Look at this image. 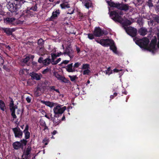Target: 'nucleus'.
<instances>
[{"mask_svg":"<svg viewBox=\"0 0 159 159\" xmlns=\"http://www.w3.org/2000/svg\"><path fill=\"white\" fill-rule=\"evenodd\" d=\"M25 2V0H14L13 2H9L7 4V7L11 12H16L21 8Z\"/></svg>","mask_w":159,"mask_h":159,"instance_id":"obj_1","label":"nucleus"},{"mask_svg":"<svg viewBox=\"0 0 159 159\" xmlns=\"http://www.w3.org/2000/svg\"><path fill=\"white\" fill-rule=\"evenodd\" d=\"M108 5L111 7H115L119 10L126 11L129 9V6L127 4H124L119 2L115 3L112 1H107Z\"/></svg>","mask_w":159,"mask_h":159,"instance_id":"obj_2","label":"nucleus"},{"mask_svg":"<svg viewBox=\"0 0 159 159\" xmlns=\"http://www.w3.org/2000/svg\"><path fill=\"white\" fill-rule=\"evenodd\" d=\"M8 13L1 11V15L5 16L3 19L4 22L7 25H15L17 24L15 21L16 19L14 17H8Z\"/></svg>","mask_w":159,"mask_h":159,"instance_id":"obj_3","label":"nucleus"},{"mask_svg":"<svg viewBox=\"0 0 159 159\" xmlns=\"http://www.w3.org/2000/svg\"><path fill=\"white\" fill-rule=\"evenodd\" d=\"M37 4L33 5L31 7H27L26 10L24 11V17L26 18L32 17L35 15V11H37Z\"/></svg>","mask_w":159,"mask_h":159,"instance_id":"obj_4","label":"nucleus"},{"mask_svg":"<svg viewBox=\"0 0 159 159\" xmlns=\"http://www.w3.org/2000/svg\"><path fill=\"white\" fill-rule=\"evenodd\" d=\"M136 43L141 48H144L148 50V45L149 42V39L146 38H144L141 39L136 40V38L134 39Z\"/></svg>","mask_w":159,"mask_h":159,"instance_id":"obj_5","label":"nucleus"},{"mask_svg":"<svg viewBox=\"0 0 159 159\" xmlns=\"http://www.w3.org/2000/svg\"><path fill=\"white\" fill-rule=\"evenodd\" d=\"M62 105H57L53 109V111L55 114L54 117H58L61 116L66 109V106L61 107Z\"/></svg>","mask_w":159,"mask_h":159,"instance_id":"obj_6","label":"nucleus"},{"mask_svg":"<svg viewBox=\"0 0 159 159\" xmlns=\"http://www.w3.org/2000/svg\"><path fill=\"white\" fill-rule=\"evenodd\" d=\"M157 38L156 36H154L151 40L149 46L147 48L148 51L153 53H154L156 50L155 47L157 45Z\"/></svg>","mask_w":159,"mask_h":159,"instance_id":"obj_7","label":"nucleus"},{"mask_svg":"<svg viewBox=\"0 0 159 159\" xmlns=\"http://www.w3.org/2000/svg\"><path fill=\"white\" fill-rule=\"evenodd\" d=\"M110 16L111 19L115 22H121V17L119 15V13L115 11H111L110 14Z\"/></svg>","mask_w":159,"mask_h":159,"instance_id":"obj_8","label":"nucleus"},{"mask_svg":"<svg viewBox=\"0 0 159 159\" xmlns=\"http://www.w3.org/2000/svg\"><path fill=\"white\" fill-rule=\"evenodd\" d=\"M12 130L14 134L15 137L16 138L21 139L22 138L23 132L17 126L16 127L12 128Z\"/></svg>","mask_w":159,"mask_h":159,"instance_id":"obj_9","label":"nucleus"},{"mask_svg":"<svg viewBox=\"0 0 159 159\" xmlns=\"http://www.w3.org/2000/svg\"><path fill=\"white\" fill-rule=\"evenodd\" d=\"M9 107L10 111L11 112V116L14 119H16L17 117L15 114V109L17 108L16 105H14V101L12 99L11 101L9 104Z\"/></svg>","mask_w":159,"mask_h":159,"instance_id":"obj_10","label":"nucleus"},{"mask_svg":"<svg viewBox=\"0 0 159 159\" xmlns=\"http://www.w3.org/2000/svg\"><path fill=\"white\" fill-rule=\"evenodd\" d=\"M125 31L128 34L133 37H135L137 35V30L134 27L129 26L126 29Z\"/></svg>","mask_w":159,"mask_h":159,"instance_id":"obj_11","label":"nucleus"},{"mask_svg":"<svg viewBox=\"0 0 159 159\" xmlns=\"http://www.w3.org/2000/svg\"><path fill=\"white\" fill-rule=\"evenodd\" d=\"M95 41L98 43H99L104 47L108 46V45L112 43L113 42V41L109 39H102L100 41L96 39Z\"/></svg>","mask_w":159,"mask_h":159,"instance_id":"obj_12","label":"nucleus"},{"mask_svg":"<svg viewBox=\"0 0 159 159\" xmlns=\"http://www.w3.org/2000/svg\"><path fill=\"white\" fill-rule=\"evenodd\" d=\"M59 80H61L62 82L64 83H68L69 80L66 79L64 77L60 75L57 72H54L53 74Z\"/></svg>","mask_w":159,"mask_h":159,"instance_id":"obj_13","label":"nucleus"},{"mask_svg":"<svg viewBox=\"0 0 159 159\" xmlns=\"http://www.w3.org/2000/svg\"><path fill=\"white\" fill-rule=\"evenodd\" d=\"M73 53V51L71 48L69 46L66 48L65 52H64V54H66L68 55L70 57V59L73 57V56L72 55Z\"/></svg>","mask_w":159,"mask_h":159,"instance_id":"obj_14","label":"nucleus"},{"mask_svg":"<svg viewBox=\"0 0 159 159\" xmlns=\"http://www.w3.org/2000/svg\"><path fill=\"white\" fill-rule=\"evenodd\" d=\"M102 30L101 28L98 27H96L93 32V34L96 37H100L102 36Z\"/></svg>","mask_w":159,"mask_h":159,"instance_id":"obj_15","label":"nucleus"},{"mask_svg":"<svg viewBox=\"0 0 159 159\" xmlns=\"http://www.w3.org/2000/svg\"><path fill=\"white\" fill-rule=\"evenodd\" d=\"M60 14V10L59 9L54 10L52 13V15L49 19L50 21H53L54 19L59 15Z\"/></svg>","mask_w":159,"mask_h":159,"instance_id":"obj_16","label":"nucleus"},{"mask_svg":"<svg viewBox=\"0 0 159 159\" xmlns=\"http://www.w3.org/2000/svg\"><path fill=\"white\" fill-rule=\"evenodd\" d=\"M30 75L31 77L32 80H40L42 76L41 74H38L33 72L30 73Z\"/></svg>","mask_w":159,"mask_h":159,"instance_id":"obj_17","label":"nucleus"},{"mask_svg":"<svg viewBox=\"0 0 159 159\" xmlns=\"http://www.w3.org/2000/svg\"><path fill=\"white\" fill-rule=\"evenodd\" d=\"M42 88L41 86H38L34 89V94L36 97L41 95L42 93Z\"/></svg>","mask_w":159,"mask_h":159,"instance_id":"obj_18","label":"nucleus"},{"mask_svg":"<svg viewBox=\"0 0 159 159\" xmlns=\"http://www.w3.org/2000/svg\"><path fill=\"white\" fill-rule=\"evenodd\" d=\"M31 146H28L25 151L24 152V154L25 156V158L26 159H27L28 156L30 154L31 150Z\"/></svg>","mask_w":159,"mask_h":159,"instance_id":"obj_19","label":"nucleus"},{"mask_svg":"<svg viewBox=\"0 0 159 159\" xmlns=\"http://www.w3.org/2000/svg\"><path fill=\"white\" fill-rule=\"evenodd\" d=\"M73 63L68 65L66 68V71L69 72H73L75 71V69H74L73 67Z\"/></svg>","mask_w":159,"mask_h":159,"instance_id":"obj_20","label":"nucleus"},{"mask_svg":"<svg viewBox=\"0 0 159 159\" xmlns=\"http://www.w3.org/2000/svg\"><path fill=\"white\" fill-rule=\"evenodd\" d=\"M21 145L20 142L16 141L13 143L12 146L15 149L19 150L21 148Z\"/></svg>","mask_w":159,"mask_h":159,"instance_id":"obj_21","label":"nucleus"},{"mask_svg":"<svg viewBox=\"0 0 159 159\" xmlns=\"http://www.w3.org/2000/svg\"><path fill=\"white\" fill-rule=\"evenodd\" d=\"M40 102L44 104L46 106L51 108L53 107L55 104V103L50 102V101H45L43 100H41Z\"/></svg>","mask_w":159,"mask_h":159,"instance_id":"obj_22","label":"nucleus"},{"mask_svg":"<svg viewBox=\"0 0 159 159\" xmlns=\"http://www.w3.org/2000/svg\"><path fill=\"white\" fill-rule=\"evenodd\" d=\"M138 32L141 35L144 36L147 34L148 31L146 28L142 27L139 30Z\"/></svg>","mask_w":159,"mask_h":159,"instance_id":"obj_23","label":"nucleus"},{"mask_svg":"<svg viewBox=\"0 0 159 159\" xmlns=\"http://www.w3.org/2000/svg\"><path fill=\"white\" fill-rule=\"evenodd\" d=\"M39 123L40 125L43 127V130L45 131L46 130H48V127L47 126L44 120L40 119L39 121Z\"/></svg>","mask_w":159,"mask_h":159,"instance_id":"obj_24","label":"nucleus"},{"mask_svg":"<svg viewBox=\"0 0 159 159\" xmlns=\"http://www.w3.org/2000/svg\"><path fill=\"white\" fill-rule=\"evenodd\" d=\"M51 120H52L55 126H56L58 125L61 122V121L60 119H59L57 118V119L53 117L52 116V115H51Z\"/></svg>","mask_w":159,"mask_h":159,"instance_id":"obj_25","label":"nucleus"},{"mask_svg":"<svg viewBox=\"0 0 159 159\" xmlns=\"http://www.w3.org/2000/svg\"><path fill=\"white\" fill-rule=\"evenodd\" d=\"M4 32L7 35L10 36L11 35V28H1Z\"/></svg>","mask_w":159,"mask_h":159,"instance_id":"obj_26","label":"nucleus"},{"mask_svg":"<svg viewBox=\"0 0 159 159\" xmlns=\"http://www.w3.org/2000/svg\"><path fill=\"white\" fill-rule=\"evenodd\" d=\"M111 40L113 41L112 43L108 45V46H110V49L112 50L114 53H116L117 51V48L114 44V41L112 40Z\"/></svg>","mask_w":159,"mask_h":159,"instance_id":"obj_27","label":"nucleus"},{"mask_svg":"<svg viewBox=\"0 0 159 159\" xmlns=\"http://www.w3.org/2000/svg\"><path fill=\"white\" fill-rule=\"evenodd\" d=\"M49 57H48V58L45 59V60H43V64L45 66H48L49 65L50 63H51L52 61L51 59L49 58Z\"/></svg>","mask_w":159,"mask_h":159,"instance_id":"obj_28","label":"nucleus"},{"mask_svg":"<svg viewBox=\"0 0 159 159\" xmlns=\"http://www.w3.org/2000/svg\"><path fill=\"white\" fill-rule=\"evenodd\" d=\"M60 6L62 9L69 8L70 7V4L67 3L66 2H64L60 4Z\"/></svg>","mask_w":159,"mask_h":159,"instance_id":"obj_29","label":"nucleus"},{"mask_svg":"<svg viewBox=\"0 0 159 159\" xmlns=\"http://www.w3.org/2000/svg\"><path fill=\"white\" fill-rule=\"evenodd\" d=\"M27 139H21L20 142V143L21 144V149L22 150L23 148V146H26L27 143L28 141L26 140Z\"/></svg>","mask_w":159,"mask_h":159,"instance_id":"obj_30","label":"nucleus"},{"mask_svg":"<svg viewBox=\"0 0 159 159\" xmlns=\"http://www.w3.org/2000/svg\"><path fill=\"white\" fill-rule=\"evenodd\" d=\"M38 44L39 46L40 49H41L43 47L44 41L41 38L39 39L38 41Z\"/></svg>","mask_w":159,"mask_h":159,"instance_id":"obj_31","label":"nucleus"},{"mask_svg":"<svg viewBox=\"0 0 159 159\" xmlns=\"http://www.w3.org/2000/svg\"><path fill=\"white\" fill-rule=\"evenodd\" d=\"M51 57H52V59L51 60L52 61L51 64H52L53 63H54L55 61V60L56 59V57H58L57 56V55L56 53H52L51 54Z\"/></svg>","mask_w":159,"mask_h":159,"instance_id":"obj_32","label":"nucleus"},{"mask_svg":"<svg viewBox=\"0 0 159 159\" xmlns=\"http://www.w3.org/2000/svg\"><path fill=\"white\" fill-rule=\"evenodd\" d=\"M30 57L29 56H27L25 58L22 59V62L25 64H26L30 60Z\"/></svg>","mask_w":159,"mask_h":159,"instance_id":"obj_33","label":"nucleus"},{"mask_svg":"<svg viewBox=\"0 0 159 159\" xmlns=\"http://www.w3.org/2000/svg\"><path fill=\"white\" fill-rule=\"evenodd\" d=\"M25 134V139H28L30 137V133L28 131L23 132Z\"/></svg>","mask_w":159,"mask_h":159,"instance_id":"obj_34","label":"nucleus"},{"mask_svg":"<svg viewBox=\"0 0 159 159\" xmlns=\"http://www.w3.org/2000/svg\"><path fill=\"white\" fill-rule=\"evenodd\" d=\"M91 2L90 1H85L84 2V5L85 7L87 8H89L91 7Z\"/></svg>","mask_w":159,"mask_h":159,"instance_id":"obj_35","label":"nucleus"},{"mask_svg":"<svg viewBox=\"0 0 159 159\" xmlns=\"http://www.w3.org/2000/svg\"><path fill=\"white\" fill-rule=\"evenodd\" d=\"M6 109V106L4 102L1 100V110L4 111Z\"/></svg>","mask_w":159,"mask_h":159,"instance_id":"obj_36","label":"nucleus"},{"mask_svg":"<svg viewBox=\"0 0 159 159\" xmlns=\"http://www.w3.org/2000/svg\"><path fill=\"white\" fill-rule=\"evenodd\" d=\"M105 73L106 74H107L109 75L112 73V70H111L110 67H108L107 68V70L106 71Z\"/></svg>","mask_w":159,"mask_h":159,"instance_id":"obj_37","label":"nucleus"},{"mask_svg":"<svg viewBox=\"0 0 159 159\" xmlns=\"http://www.w3.org/2000/svg\"><path fill=\"white\" fill-rule=\"evenodd\" d=\"M90 68L89 65L88 64H83L82 69H87Z\"/></svg>","mask_w":159,"mask_h":159,"instance_id":"obj_38","label":"nucleus"},{"mask_svg":"<svg viewBox=\"0 0 159 159\" xmlns=\"http://www.w3.org/2000/svg\"><path fill=\"white\" fill-rule=\"evenodd\" d=\"M88 38L92 40L94 39V35L92 34H87Z\"/></svg>","mask_w":159,"mask_h":159,"instance_id":"obj_39","label":"nucleus"},{"mask_svg":"<svg viewBox=\"0 0 159 159\" xmlns=\"http://www.w3.org/2000/svg\"><path fill=\"white\" fill-rule=\"evenodd\" d=\"M154 20L157 23H159V16L157 15H156L155 16L153 17Z\"/></svg>","mask_w":159,"mask_h":159,"instance_id":"obj_40","label":"nucleus"},{"mask_svg":"<svg viewBox=\"0 0 159 159\" xmlns=\"http://www.w3.org/2000/svg\"><path fill=\"white\" fill-rule=\"evenodd\" d=\"M90 72V70H89V69H86L84 71L83 74L84 75H88L89 74Z\"/></svg>","mask_w":159,"mask_h":159,"instance_id":"obj_41","label":"nucleus"},{"mask_svg":"<svg viewBox=\"0 0 159 159\" xmlns=\"http://www.w3.org/2000/svg\"><path fill=\"white\" fill-rule=\"evenodd\" d=\"M132 23L131 21L128 19H127L125 20V25H129L131 24Z\"/></svg>","mask_w":159,"mask_h":159,"instance_id":"obj_42","label":"nucleus"},{"mask_svg":"<svg viewBox=\"0 0 159 159\" xmlns=\"http://www.w3.org/2000/svg\"><path fill=\"white\" fill-rule=\"evenodd\" d=\"M80 65L81 63L80 62H77L75 63L73 66L74 69L78 67Z\"/></svg>","mask_w":159,"mask_h":159,"instance_id":"obj_43","label":"nucleus"},{"mask_svg":"<svg viewBox=\"0 0 159 159\" xmlns=\"http://www.w3.org/2000/svg\"><path fill=\"white\" fill-rule=\"evenodd\" d=\"M69 77L70 78V80L71 81H74L75 79L76 78V76H71V75H69Z\"/></svg>","mask_w":159,"mask_h":159,"instance_id":"obj_44","label":"nucleus"},{"mask_svg":"<svg viewBox=\"0 0 159 159\" xmlns=\"http://www.w3.org/2000/svg\"><path fill=\"white\" fill-rule=\"evenodd\" d=\"M61 60V59L60 58L58 59L56 61H55L53 63H52L53 65H56L58 64Z\"/></svg>","mask_w":159,"mask_h":159,"instance_id":"obj_45","label":"nucleus"},{"mask_svg":"<svg viewBox=\"0 0 159 159\" xmlns=\"http://www.w3.org/2000/svg\"><path fill=\"white\" fill-rule=\"evenodd\" d=\"M2 68L7 71L9 72L10 70V69L6 65H3Z\"/></svg>","mask_w":159,"mask_h":159,"instance_id":"obj_46","label":"nucleus"},{"mask_svg":"<svg viewBox=\"0 0 159 159\" xmlns=\"http://www.w3.org/2000/svg\"><path fill=\"white\" fill-rule=\"evenodd\" d=\"M70 61L67 60H65L63 61L61 63V64H64L65 65L67 64Z\"/></svg>","mask_w":159,"mask_h":159,"instance_id":"obj_47","label":"nucleus"},{"mask_svg":"<svg viewBox=\"0 0 159 159\" xmlns=\"http://www.w3.org/2000/svg\"><path fill=\"white\" fill-rule=\"evenodd\" d=\"M49 71V69L48 68H46L44 69L43 70L42 72V73L43 74H45L47 73Z\"/></svg>","mask_w":159,"mask_h":159,"instance_id":"obj_48","label":"nucleus"},{"mask_svg":"<svg viewBox=\"0 0 159 159\" xmlns=\"http://www.w3.org/2000/svg\"><path fill=\"white\" fill-rule=\"evenodd\" d=\"M117 93H114L113 95H111L110 96V98L111 99H113L115 97L117 96Z\"/></svg>","mask_w":159,"mask_h":159,"instance_id":"obj_49","label":"nucleus"},{"mask_svg":"<svg viewBox=\"0 0 159 159\" xmlns=\"http://www.w3.org/2000/svg\"><path fill=\"white\" fill-rule=\"evenodd\" d=\"M43 58L42 57H40L38 59V61L39 63H43Z\"/></svg>","mask_w":159,"mask_h":159,"instance_id":"obj_50","label":"nucleus"},{"mask_svg":"<svg viewBox=\"0 0 159 159\" xmlns=\"http://www.w3.org/2000/svg\"><path fill=\"white\" fill-rule=\"evenodd\" d=\"M29 126L28 125H26L25 128L24 129V130H23V132H25V131H29Z\"/></svg>","mask_w":159,"mask_h":159,"instance_id":"obj_51","label":"nucleus"},{"mask_svg":"<svg viewBox=\"0 0 159 159\" xmlns=\"http://www.w3.org/2000/svg\"><path fill=\"white\" fill-rule=\"evenodd\" d=\"M48 141V139L46 138H45L43 140V143H44V144L45 145H47L48 144V143L46 142H47Z\"/></svg>","mask_w":159,"mask_h":159,"instance_id":"obj_52","label":"nucleus"},{"mask_svg":"<svg viewBox=\"0 0 159 159\" xmlns=\"http://www.w3.org/2000/svg\"><path fill=\"white\" fill-rule=\"evenodd\" d=\"M148 5L149 7H153V5L151 1H149L148 2Z\"/></svg>","mask_w":159,"mask_h":159,"instance_id":"obj_53","label":"nucleus"},{"mask_svg":"<svg viewBox=\"0 0 159 159\" xmlns=\"http://www.w3.org/2000/svg\"><path fill=\"white\" fill-rule=\"evenodd\" d=\"M122 70L121 69V70H118L117 69H114L113 70H112V71H113V72H116V73H117V72H119V71H121Z\"/></svg>","mask_w":159,"mask_h":159,"instance_id":"obj_54","label":"nucleus"},{"mask_svg":"<svg viewBox=\"0 0 159 159\" xmlns=\"http://www.w3.org/2000/svg\"><path fill=\"white\" fill-rule=\"evenodd\" d=\"M26 100L27 102H28V103L30 102L31 99L30 97H27L26 98Z\"/></svg>","mask_w":159,"mask_h":159,"instance_id":"obj_55","label":"nucleus"},{"mask_svg":"<svg viewBox=\"0 0 159 159\" xmlns=\"http://www.w3.org/2000/svg\"><path fill=\"white\" fill-rule=\"evenodd\" d=\"M74 9H73L72 10V11H71L70 10H68V12L67 13V14H71L73 13L74 12Z\"/></svg>","mask_w":159,"mask_h":159,"instance_id":"obj_56","label":"nucleus"},{"mask_svg":"<svg viewBox=\"0 0 159 159\" xmlns=\"http://www.w3.org/2000/svg\"><path fill=\"white\" fill-rule=\"evenodd\" d=\"M49 88L50 89V91H52V90H55V86H50L49 87Z\"/></svg>","mask_w":159,"mask_h":159,"instance_id":"obj_57","label":"nucleus"},{"mask_svg":"<svg viewBox=\"0 0 159 159\" xmlns=\"http://www.w3.org/2000/svg\"><path fill=\"white\" fill-rule=\"evenodd\" d=\"M102 36L103 35V34L107 35L108 34V33L107 31L105 30H102Z\"/></svg>","mask_w":159,"mask_h":159,"instance_id":"obj_58","label":"nucleus"},{"mask_svg":"<svg viewBox=\"0 0 159 159\" xmlns=\"http://www.w3.org/2000/svg\"><path fill=\"white\" fill-rule=\"evenodd\" d=\"M64 54V52L62 53L61 52H60L57 53V56L58 57H59L61 55Z\"/></svg>","mask_w":159,"mask_h":159,"instance_id":"obj_59","label":"nucleus"},{"mask_svg":"<svg viewBox=\"0 0 159 159\" xmlns=\"http://www.w3.org/2000/svg\"><path fill=\"white\" fill-rule=\"evenodd\" d=\"M44 116L49 120H51V116L50 117H49V116H48V115L47 114H45Z\"/></svg>","mask_w":159,"mask_h":159,"instance_id":"obj_60","label":"nucleus"},{"mask_svg":"<svg viewBox=\"0 0 159 159\" xmlns=\"http://www.w3.org/2000/svg\"><path fill=\"white\" fill-rule=\"evenodd\" d=\"M16 29L15 28H11V34H12V33L16 30Z\"/></svg>","mask_w":159,"mask_h":159,"instance_id":"obj_61","label":"nucleus"},{"mask_svg":"<svg viewBox=\"0 0 159 159\" xmlns=\"http://www.w3.org/2000/svg\"><path fill=\"white\" fill-rule=\"evenodd\" d=\"M61 121H64L65 120V116L64 115H63V117H62V118L61 119Z\"/></svg>","mask_w":159,"mask_h":159,"instance_id":"obj_62","label":"nucleus"},{"mask_svg":"<svg viewBox=\"0 0 159 159\" xmlns=\"http://www.w3.org/2000/svg\"><path fill=\"white\" fill-rule=\"evenodd\" d=\"M57 133V132L56 130H54L53 132L52 133V134H53V135H55V134H56Z\"/></svg>","mask_w":159,"mask_h":159,"instance_id":"obj_63","label":"nucleus"},{"mask_svg":"<svg viewBox=\"0 0 159 159\" xmlns=\"http://www.w3.org/2000/svg\"><path fill=\"white\" fill-rule=\"evenodd\" d=\"M76 50L77 52L78 53H79L80 52V48L78 47L76 48Z\"/></svg>","mask_w":159,"mask_h":159,"instance_id":"obj_64","label":"nucleus"}]
</instances>
